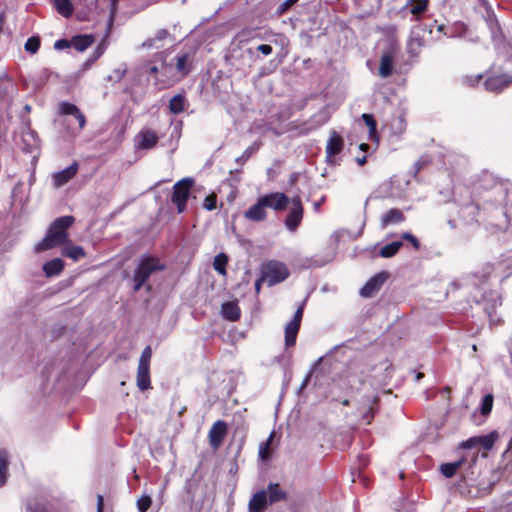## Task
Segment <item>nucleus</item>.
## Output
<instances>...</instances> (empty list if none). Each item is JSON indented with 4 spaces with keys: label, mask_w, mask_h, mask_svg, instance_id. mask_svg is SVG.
Returning <instances> with one entry per match:
<instances>
[{
    "label": "nucleus",
    "mask_w": 512,
    "mask_h": 512,
    "mask_svg": "<svg viewBox=\"0 0 512 512\" xmlns=\"http://www.w3.org/2000/svg\"><path fill=\"white\" fill-rule=\"evenodd\" d=\"M487 19L489 20V25H490L492 33L495 34V31L498 29V24L496 22L495 15L491 11H488Z\"/></svg>",
    "instance_id": "54"
},
{
    "label": "nucleus",
    "mask_w": 512,
    "mask_h": 512,
    "mask_svg": "<svg viewBox=\"0 0 512 512\" xmlns=\"http://www.w3.org/2000/svg\"><path fill=\"white\" fill-rule=\"evenodd\" d=\"M26 510H27V512H39V509L38 508L33 509L30 503L27 504Z\"/></svg>",
    "instance_id": "64"
},
{
    "label": "nucleus",
    "mask_w": 512,
    "mask_h": 512,
    "mask_svg": "<svg viewBox=\"0 0 512 512\" xmlns=\"http://www.w3.org/2000/svg\"><path fill=\"white\" fill-rule=\"evenodd\" d=\"M493 407V396L491 394H487L483 397L481 403V413L482 415H488Z\"/></svg>",
    "instance_id": "47"
},
{
    "label": "nucleus",
    "mask_w": 512,
    "mask_h": 512,
    "mask_svg": "<svg viewBox=\"0 0 512 512\" xmlns=\"http://www.w3.org/2000/svg\"><path fill=\"white\" fill-rule=\"evenodd\" d=\"M79 165L77 162H73L67 168L55 172L52 175L53 186L55 188H60L68 183L78 172Z\"/></svg>",
    "instance_id": "16"
},
{
    "label": "nucleus",
    "mask_w": 512,
    "mask_h": 512,
    "mask_svg": "<svg viewBox=\"0 0 512 512\" xmlns=\"http://www.w3.org/2000/svg\"><path fill=\"white\" fill-rule=\"evenodd\" d=\"M477 459V452H465L457 461L442 464L440 471L446 478L453 477L458 470L467 473L475 465Z\"/></svg>",
    "instance_id": "3"
},
{
    "label": "nucleus",
    "mask_w": 512,
    "mask_h": 512,
    "mask_svg": "<svg viewBox=\"0 0 512 512\" xmlns=\"http://www.w3.org/2000/svg\"><path fill=\"white\" fill-rule=\"evenodd\" d=\"M74 221L75 218L70 215L55 219L51 223L46 236L36 245L35 250L42 252L69 242L67 229L73 225Z\"/></svg>",
    "instance_id": "1"
},
{
    "label": "nucleus",
    "mask_w": 512,
    "mask_h": 512,
    "mask_svg": "<svg viewBox=\"0 0 512 512\" xmlns=\"http://www.w3.org/2000/svg\"><path fill=\"white\" fill-rule=\"evenodd\" d=\"M228 426L225 421L217 420L209 430V444L213 449H218L227 434Z\"/></svg>",
    "instance_id": "13"
},
{
    "label": "nucleus",
    "mask_w": 512,
    "mask_h": 512,
    "mask_svg": "<svg viewBox=\"0 0 512 512\" xmlns=\"http://www.w3.org/2000/svg\"><path fill=\"white\" fill-rule=\"evenodd\" d=\"M505 506L508 508L509 511H512V493H509L506 498L504 499Z\"/></svg>",
    "instance_id": "59"
},
{
    "label": "nucleus",
    "mask_w": 512,
    "mask_h": 512,
    "mask_svg": "<svg viewBox=\"0 0 512 512\" xmlns=\"http://www.w3.org/2000/svg\"><path fill=\"white\" fill-rule=\"evenodd\" d=\"M164 268V265L160 263L159 259L151 256L142 257L134 270L133 290L139 291L146 284L152 274L157 271H161Z\"/></svg>",
    "instance_id": "2"
},
{
    "label": "nucleus",
    "mask_w": 512,
    "mask_h": 512,
    "mask_svg": "<svg viewBox=\"0 0 512 512\" xmlns=\"http://www.w3.org/2000/svg\"><path fill=\"white\" fill-rule=\"evenodd\" d=\"M428 8V0H408L402 11L412 16V20L418 21Z\"/></svg>",
    "instance_id": "19"
},
{
    "label": "nucleus",
    "mask_w": 512,
    "mask_h": 512,
    "mask_svg": "<svg viewBox=\"0 0 512 512\" xmlns=\"http://www.w3.org/2000/svg\"><path fill=\"white\" fill-rule=\"evenodd\" d=\"M305 301L297 308L293 319L285 326V345L291 347L295 345L296 337L300 329L303 317Z\"/></svg>",
    "instance_id": "9"
},
{
    "label": "nucleus",
    "mask_w": 512,
    "mask_h": 512,
    "mask_svg": "<svg viewBox=\"0 0 512 512\" xmlns=\"http://www.w3.org/2000/svg\"><path fill=\"white\" fill-rule=\"evenodd\" d=\"M222 316L229 321H236L240 318V308L236 302L230 301L222 304L221 307Z\"/></svg>",
    "instance_id": "29"
},
{
    "label": "nucleus",
    "mask_w": 512,
    "mask_h": 512,
    "mask_svg": "<svg viewBox=\"0 0 512 512\" xmlns=\"http://www.w3.org/2000/svg\"><path fill=\"white\" fill-rule=\"evenodd\" d=\"M425 31L422 26L414 27L411 31L410 40L408 43L409 52L411 54H417L419 49L425 44V41L421 35Z\"/></svg>",
    "instance_id": "24"
},
{
    "label": "nucleus",
    "mask_w": 512,
    "mask_h": 512,
    "mask_svg": "<svg viewBox=\"0 0 512 512\" xmlns=\"http://www.w3.org/2000/svg\"><path fill=\"white\" fill-rule=\"evenodd\" d=\"M488 297L489 302H491V304L486 303L485 299L483 303V309L485 310L487 316L489 317L490 322L498 324L500 322V319L496 315V308L497 306L501 305L500 296L496 292H490Z\"/></svg>",
    "instance_id": "22"
},
{
    "label": "nucleus",
    "mask_w": 512,
    "mask_h": 512,
    "mask_svg": "<svg viewBox=\"0 0 512 512\" xmlns=\"http://www.w3.org/2000/svg\"><path fill=\"white\" fill-rule=\"evenodd\" d=\"M497 215L501 216V219H498L496 222L489 223L492 233L506 231L509 227H512V203L511 206L505 210L498 211Z\"/></svg>",
    "instance_id": "17"
},
{
    "label": "nucleus",
    "mask_w": 512,
    "mask_h": 512,
    "mask_svg": "<svg viewBox=\"0 0 512 512\" xmlns=\"http://www.w3.org/2000/svg\"><path fill=\"white\" fill-rule=\"evenodd\" d=\"M266 209L271 208L274 211H283L290 203L288 196L282 192H273L260 197Z\"/></svg>",
    "instance_id": "12"
},
{
    "label": "nucleus",
    "mask_w": 512,
    "mask_h": 512,
    "mask_svg": "<svg viewBox=\"0 0 512 512\" xmlns=\"http://www.w3.org/2000/svg\"><path fill=\"white\" fill-rule=\"evenodd\" d=\"M227 261H228V258L224 253H220V254L216 255L213 260L214 270L217 271L221 275H225Z\"/></svg>",
    "instance_id": "40"
},
{
    "label": "nucleus",
    "mask_w": 512,
    "mask_h": 512,
    "mask_svg": "<svg viewBox=\"0 0 512 512\" xmlns=\"http://www.w3.org/2000/svg\"><path fill=\"white\" fill-rule=\"evenodd\" d=\"M402 238L409 241L416 250H418L420 248V242L411 233H409V232L403 233Z\"/></svg>",
    "instance_id": "52"
},
{
    "label": "nucleus",
    "mask_w": 512,
    "mask_h": 512,
    "mask_svg": "<svg viewBox=\"0 0 512 512\" xmlns=\"http://www.w3.org/2000/svg\"><path fill=\"white\" fill-rule=\"evenodd\" d=\"M310 377H311V372L306 375L304 381L301 384V387H300L301 389H303L304 387L307 386V384H308V382L310 380Z\"/></svg>",
    "instance_id": "62"
},
{
    "label": "nucleus",
    "mask_w": 512,
    "mask_h": 512,
    "mask_svg": "<svg viewBox=\"0 0 512 512\" xmlns=\"http://www.w3.org/2000/svg\"><path fill=\"white\" fill-rule=\"evenodd\" d=\"M64 268V262L60 258H54L43 265V271L47 277L57 276Z\"/></svg>",
    "instance_id": "30"
},
{
    "label": "nucleus",
    "mask_w": 512,
    "mask_h": 512,
    "mask_svg": "<svg viewBox=\"0 0 512 512\" xmlns=\"http://www.w3.org/2000/svg\"><path fill=\"white\" fill-rule=\"evenodd\" d=\"M40 47V39L37 36H32L26 41L24 48L27 52L32 54L36 53Z\"/></svg>",
    "instance_id": "46"
},
{
    "label": "nucleus",
    "mask_w": 512,
    "mask_h": 512,
    "mask_svg": "<svg viewBox=\"0 0 512 512\" xmlns=\"http://www.w3.org/2000/svg\"><path fill=\"white\" fill-rule=\"evenodd\" d=\"M387 280V274L385 272H380L370 278L366 284L361 288L360 295L363 297H372L376 292L380 290L382 285Z\"/></svg>",
    "instance_id": "15"
},
{
    "label": "nucleus",
    "mask_w": 512,
    "mask_h": 512,
    "mask_svg": "<svg viewBox=\"0 0 512 512\" xmlns=\"http://www.w3.org/2000/svg\"><path fill=\"white\" fill-rule=\"evenodd\" d=\"M70 116H72L77 122L78 126H72L69 121L66 120V118H63L60 122L61 125L66 126V132L65 135L67 136H76L86 125V118L85 115L80 111L78 108V113H72Z\"/></svg>",
    "instance_id": "23"
},
{
    "label": "nucleus",
    "mask_w": 512,
    "mask_h": 512,
    "mask_svg": "<svg viewBox=\"0 0 512 512\" xmlns=\"http://www.w3.org/2000/svg\"><path fill=\"white\" fill-rule=\"evenodd\" d=\"M126 72H127L126 65L123 64V65L119 66L118 68H116L113 71V74L108 76V79L120 81L126 75Z\"/></svg>",
    "instance_id": "48"
},
{
    "label": "nucleus",
    "mask_w": 512,
    "mask_h": 512,
    "mask_svg": "<svg viewBox=\"0 0 512 512\" xmlns=\"http://www.w3.org/2000/svg\"><path fill=\"white\" fill-rule=\"evenodd\" d=\"M260 146L261 143L255 141L253 144H251L249 147L245 149L241 156L235 159V162L239 165H244L245 162L248 161V159H250V157L259 150Z\"/></svg>",
    "instance_id": "39"
},
{
    "label": "nucleus",
    "mask_w": 512,
    "mask_h": 512,
    "mask_svg": "<svg viewBox=\"0 0 512 512\" xmlns=\"http://www.w3.org/2000/svg\"><path fill=\"white\" fill-rule=\"evenodd\" d=\"M257 51L261 52L263 55L268 56L272 53L273 49L268 44H260L256 48Z\"/></svg>",
    "instance_id": "56"
},
{
    "label": "nucleus",
    "mask_w": 512,
    "mask_h": 512,
    "mask_svg": "<svg viewBox=\"0 0 512 512\" xmlns=\"http://www.w3.org/2000/svg\"><path fill=\"white\" fill-rule=\"evenodd\" d=\"M162 46L163 45L154 37L149 38L142 43V47L145 49H160Z\"/></svg>",
    "instance_id": "50"
},
{
    "label": "nucleus",
    "mask_w": 512,
    "mask_h": 512,
    "mask_svg": "<svg viewBox=\"0 0 512 512\" xmlns=\"http://www.w3.org/2000/svg\"><path fill=\"white\" fill-rule=\"evenodd\" d=\"M244 217L253 222H261L267 218L266 207L261 198L244 212Z\"/></svg>",
    "instance_id": "21"
},
{
    "label": "nucleus",
    "mask_w": 512,
    "mask_h": 512,
    "mask_svg": "<svg viewBox=\"0 0 512 512\" xmlns=\"http://www.w3.org/2000/svg\"><path fill=\"white\" fill-rule=\"evenodd\" d=\"M497 436L498 435L496 432H492L487 435L474 436V437L469 438L466 441H463L460 444L459 448L467 449V450H469L468 452H473L472 449H474L476 447H481L484 450H490L493 447Z\"/></svg>",
    "instance_id": "10"
},
{
    "label": "nucleus",
    "mask_w": 512,
    "mask_h": 512,
    "mask_svg": "<svg viewBox=\"0 0 512 512\" xmlns=\"http://www.w3.org/2000/svg\"><path fill=\"white\" fill-rule=\"evenodd\" d=\"M377 401L378 397L374 394L365 396L362 406L359 408L362 420L366 424H370L374 417Z\"/></svg>",
    "instance_id": "20"
},
{
    "label": "nucleus",
    "mask_w": 512,
    "mask_h": 512,
    "mask_svg": "<svg viewBox=\"0 0 512 512\" xmlns=\"http://www.w3.org/2000/svg\"><path fill=\"white\" fill-rule=\"evenodd\" d=\"M393 55L389 52L382 54L379 66V75L383 78H387L392 74L393 71Z\"/></svg>",
    "instance_id": "31"
},
{
    "label": "nucleus",
    "mask_w": 512,
    "mask_h": 512,
    "mask_svg": "<svg viewBox=\"0 0 512 512\" xmlns=\"http://www.w3.org/2000/svg\"><path fill=\"white\" fill-rule=\"evenodd\" d=\"M169 36V32L166 29H160L157 31L154 38L160 43Z\"/></svg>",
    "instance_id": "57"
},
{
    "label": "nucleus",
    "mask_w": 512,
    "mask_h": 512,
    "mask_svg": "<svg viewBox=\"0 0 512 512\" xmlns=\"http://www.w3.org/2000/svg\"><path fill=\"white\" fill-rule=\"evenodd\" d=\"M152 504V499L149 495L143 494L138 498L136 505L139 512H147Z\"/></svg>",
    "instance_id": "45"
},
{
    "label": "nucleus",
    "mask_w": 512,
    "mask_h": 512,
    "mask_svg": "<svg viewBox=\"0 0 512 512\" xmlns=\"http://www.w3.org/2000/svg\"><path fill=\"white\" fill-rule=\"evenodd\" d=\"M15 91V85L7 75L0 78V97L4 101L11 102Z\"/></svg>",
    "instance_id": "26"
},
{
    "label": "nucleus",
    "mask_w": 512,
    "mask_h": 512,
    "mask_svg": "<svg viewBox=\"0 0 512 512\" xmlns=\"http://www.w3.org/2000/svg\"><path fill=\"white\" fill-rule=\"evenodd\" d=\"M167 57L168 54L165 51L155 54L154 63L148 62L145 64L146 72L153 75L155 79H170L172 68Z\"/></svg>",
    "instance_id": "4"
},
{
    "label": "nucleus",
    "mask_w": 512,
    "mask_h": 512,
    "mask_svg": "<svg viewBox=\"0 0 512 512\" xmlns=\"http://www.w3.org/2000/svg\"><path fill=\"white\" fill-rule=\"evenodd\" d=\"M55 8L64 17H70L73 13V5L70 0H53Z\"/></svg>",
    "instance_id": "38"
},
{
    "label": "nucleus",
    "mask_w": 512,
    "mask_h": 512,
    "mask_svg": "<svg viewBox=\"0 0 512 512\" xmlns=\"http://www.w3.org/2000/svg\"><path fill=\"white\" fill-rule=\"evenodd\" d=\"M192 184L193 181L191 179L185 178L177 182L173 187L172 202L176 204L179 213L185 210Z\"/></svg>",
    "instance_id": "8"
},
{
    "label": "nucleus",
    "mask_w": 512,
    "mask_h": 512,
    "mask_svg": "<svg viewBox=\"0 0 512 512\" xmlns=\"http://www.w3.org/2000/svg\"><path fill=\"white\" fill-rule=\"evenodd\" d=\"M362 119L364 123L369 127L370 134H374L376 132V121L371 114L364 113L362 114Z\"/></svg>",
    "instance_id": "49"
},
{
    "label": "nucleus",
    "mask_w": 512,
    "mask_h": 512,
    "mask_svg": "<svg viewBox=\"0 0 512 512\" xmlns=\"http://www.w3.org/2000/svg\"><path fill=\"white\" fill-rule=\"evenodd\" d=\"M59 113L62 117L70 116L72 113H78V107L69 102L59 104Z\"/></svg>",
    "instance_id": "44"
},
{
    "label": "nucleus",
    "mask_w": 512,
    "mask_h": 512,
    "mask_svg": "<svg viewBox=\"0 0 512 512\" xmlns=\"http://www.w3.org/2000/svg\"><path fill=\"white\" fill-rule=\"evenodd\" d=\"M118 0H111V11H110V17L113 19L114 14L116 12V3Z\"/></svg>",
    "instance_id": "61"
},
{
    "label": "nucleus",
    "mask_w": 512,
    "mask_h": 512,
    "mask_svg": "<svg viewBox=\"0 0 512 512\" xmlns=\"http://www.w3.org/2000/svg\"><path fill=\"white\" fill-rule=\"evenodd\" d=\"M152 357V349L150 346H146L140 356L138 368H137V387L141 391H145L150 388V361Z\"/></svg>",
    "instance_id": "5"
},
{
    "label": "nucleus",
    "mask_w": 512,
    "mask_h": 512,
    "mask_svg": "<svg viewBox=\"0 0 512 512\" xmlns=\"http://www.w3.org/2000/svg\"><path fill=\"white\" fill-rule=\"evenodd\" d=\"M487 269L486 274H490L493 271L501 277L510 275L512 273V250L503 254L502 259L495 267L487 266Z\"/></svg>",
    "instance_id": "18"
},
{
    "label": "nucleus",
    "mask_w": 512,
    "mask_h": 512,
    "mask_svg": "<svg viewBox=\"0 0 512 512\" xmlns=\"http://www.w3.org/2000/svg\"><path fill=\"white\" fill-rule=\"evenodd\" d=\"M159 137L151 129H142L135 137V147L137 149L149 150L156 146Z\"/></svg>",
    "instance_id": "14"
},
{
    "label": "nucleus",
    "mask_w": 512,
    "mask_h": 512,
    "mask_svg": "<svg viewBox=\"0 0 512 512\" xmlns=\"http://www.w3.org/2000/svg\"><path fill=\"white\" fill-rule=\"evenodd\" d=\"M428 159L424 157H420L415 163H414V169H415V176L418 174V172L425 167L428 164Z\"/></svg>",
    "instance_id": "53"
},
{
    "label": "nucleus",
    "mask_w": 512,
    "mask_h": 512,
    "mask_svg": "<svg viewBox=\"0 0 512 512\" xmlns=\"http://www.w3.org/2000/svg\"><path fill=\"white\" fill-rule=\"evenodd\" d=\"M267 492L261 490L255 493L249 501L248 508L250 512H263L267 505Z\"/></svg>",
    "instance_id": "25"
},
{
    "label": "nucleus",
    "mask_w": 512,
    "mask_h": 512,
    "mask_svg": "<svg viewBox=\"0 0 512 512\" xmlns=\"http://www.w3.org/2000/svg\"><path fill=\"white\" fill-rule=\"evenodd\" d=\"M290 202L292 207L285 219V226L289 231L294 232L302 221L303 206L299 197H294Z\"/></svg>",
    "instance_id": "11"
},
{
    "label": "nucleus",
    "mask_w": 512,
    "mask_h": 512,
    "mask_svg": "<svg viewBox=\"0 0 512 512\" xmlns=\"http://www.w3.org/2000/svg\"><path fill=\"white\" fill-rule=\"evenodd\" d=\"M405 220V216L403 212L397 208H392L389 211H387L381 218V226L383 228L389 226L401 223Z\"/></svg>",
    "instance_id": "28"
},
{
    "label": "nucleus",
    "mask_w": 512,
    "mask_h": 512,
    "mask_svg": "<svg viewBox=\"0 0 512 512\" xmlns=\"http://www.w3.org/2000/svg\"><path fill=\"white\" fill-rule=\"evenodd\" d=\"M173 60H175V64L171 62L172 73L170 79H183L191 72L193 66L192 53H179Z\"/></svg>",
    "instance_id": "6"
},
{
    "label": "nucleus",
    "mask_w": 512,
    "mask_h": 512,
    "mask_svg": "<svg viewBox=\"0 0 512 512\" xmlns=\"http://www.w3.org/2000/svg\"><path fill=\"white\" fill-rule=\"evenodd\" d=\"M273 437H274V432H272L270 434V436L268 437V439L265 442L261 443V445L259 447V457L262 460H267L270 457V446H271Z\"/></svg>",
    "instance_id": "42"
},
{
    "label": "nucleus",
    "mask_w": 512,
    "mask_h": 512,
    "mask_svg": "<svg viewBox=\"0 0 512 512\" xmlns=\"http://www.w3.org/2000/svg\"><path fill=\"white\" fill-rule=\"evenodd\" d=\"M204 208L212 211L216 208V196L215 195H209L204 200Z\"/></svg>",
    "instance_id": "51"
},
{
    "label": "nucleus",
    "mask_w": 512,
    "mask_h": 512,
    "mask_svg": "<svg viewBox=\"0 0 512 512\" xmlns=\"http://www.w3.org/2000/svg\"><path fill=\"white\" fill-rule=\"evenodd\" d=\"M466 27L463 23H455L452 27H449L444 34L448 37H461L464 35Z\"/></svg>",
    "instance_id": "43"
},
{
    "label": "nucleus",
    "mask_w": 512,
    "mask_h": 512,
    "mask_svg": "<svg viewBox=\"0 0 512 512\" xmlns=\"http://www.w3.org/2000/svg\"><path fill=\"white\" fill-rule=\"evenodd\" d=\"M187 106V100L184 94H177L169 101V110L173 114L182 113Z\"/></svg>",
    "instance_id": "34"
},
{
    "label": "nucleus",
    "mask_w": 512,
    "mask_h": 512,
    "mask_svg": "<svg viewBox=\"0 0 512 512\" xmlns=\"http://www.w3.org/2000/svg\"><path fill=\"white\" fill-rule=\"evenodd\" d=\"M62 255L71 258L73 261H78L86 256L84 249L81 246L72 245L71 241L66 243L63 248Z\"/></svg>",
    "instance_id": "32"
},
{
    "label": "nucleus",
    "mask_w": 512,
    "mask_h": 512,
    "mask_svg": "<svg viewBox=\"0 0 512 512\" xmlns=\"http://www.w3.org/2000/svg\"><path fill=\"white\" fill-rule=\"evenodd\" d=\"M343 145V138L335 131H333L326 145L327 157H332L339 154L343 148Z\"/></svg>",
    "instance_id": "27"
},
{
    "label": "nucleus",
    "mask_w": 512,
    "mask_h": 512,
    "mask_svg": "<svg viewBox=\"0 0 512 512\" xmlns=\"http://www.w3.org/2000/svg\"><path fill=\"white\" fill-rule=\"evenodd\" d=\"M289 275L287 267L278 261H271L267 264L263 273V281L269 286H273L283 280Z\"/></svg>",
    "instance_id": "7"
},
{
    "label": "nucleus",
    "mask_w": 512,
    "mask_h": 512,
    "mask_svg": "<svg viewBox=\"0 0 512 512\" xmlns=\"http://www.w3.org/2000/svg\"><path fill=\"white\" fill-rule=\"evenodd\" d=\"M298 0H286L284 1L282 4H281V7H282V11L286 10L287 8H289L291 5H293L294 3H296Z\"/></svg>",
    "instance_id": "60"
},
{
    "label": "nucleus",
    "mask_w": 512,
    "mask_h": 512,
    "mask_svg": "<svg viewBox=\"0 0 512 512\" xmlns=\"http://www.w3.org/2000/svg\"><path fill=\"white\" fill-rule=\"evenodd\" d=\"M402 245H403V243L401 241L391 242V243L383 246L380 249L379 254L383 258L393 257L399 251V249L402 247Z\"/></svg>",
    "instance_id": "37"
},
{
    "label": "nucleus",
    "mask_w": 512,
    "mask_h": 512,
    "mask_svg": "<svg viewBox=\"0 0 512 512\" xmlns=\"http://www.w3.org/2000/svg\"><path fill=\"white\" fill-rule=\"evenodd\" d=\"M9 454L5 449L0 450V487L6 483Z\"/></svg>",
    "instance_id": "36"
},
{
    "label": "nucleus",
    "mask_w": 512,
    "mask_h": 512,
    "mask_svg": "<svg viewBox=\"0 0 512 512\" xmlns=\"http://www.w3.org/2000/svg\"><path fill=\"white\" fill-rule=\"evenodd\" d=\"M94 39L90 35H78L71 39V46L79 51L83 52L86 50L89 46L92 45Z\"/></svg>",
    "instance_id": "35"
},
{
    "label": "nucleus",
    "mask_w": 512,
    "mask_h": 512,
    "mask_svg": "<svg viewBox=\"0 0 512 512\" xmlns=\"http://www.w3.org/2000/svg\"><path fill=\"white\" fill-rule=\"evenodd\" d=\"M26 136L31 137L34 141L37 140V134H36L35 131H32V130L28 129V132L26 133Z\"/></svg>",
    "instance_id": "63"
},
{
    "label": "nucleus",
    "mask_w": 512,
    "mask_h": 512,
    "mask_svg": "<svg viewBox=\"0 0 512 512\" xmlns=\"http://www.w3.org/2000/svg\"><path fill=\"white\" fill-rule=\"evenodd\" d=\"M484 85L488 91L497 92L503 89V87L505 86V82L498 77H493L488 78L485 81Z\"/></svg>",
    "instance_id": "41"
},
{
    "label": "nucleus",
    "mask_w": 512,
    "mask_h": 512,
    "mask_svg": "<svg viewBox=\"0 0 512 512\" xmlns=\"http://www.w3.org/2000/svg\"><path fill=\"white\" fill-rule=\"evenodd\" d=\"M70 46H71V41H68L66 39H60L54 43V48L56 50H62V49L68 48Z\"/></svg>",
    "instance_id": "55"
},
{
    "label": "nucleus",
    "mask_w": 512,
    "mask_h": 512,
    "mask_svg": "<svg viewBox=\"0 0 512 512\" xmlns=\"http://www.w3.org/2000/svg\"><path fill=\"white\" fill-rule=\"evenodd\" d=\"M267 499L269 500V502L272 504V503H275V502H278V501H281V500H285L286 497H287V494L286 492H284L279 484L277 483H270L268 486H267Z\"/></svg>",
    "instance_id": "33"
},
{
    "label": "nucleus",
    "mask_w": 512,
    "mask_h": 512,
    "mask_svg": "<svg viewBox=\"0 0 512 512\" xmlns=\"http://www.w3.org/2000/svg\"><path fill=\"white\" fill-rule=\"evenodd\" d=\"M104 499L102 495L97 496V512H103Z\"/></svg>",
    "instance_id": "58"
}]
</instances>
